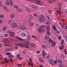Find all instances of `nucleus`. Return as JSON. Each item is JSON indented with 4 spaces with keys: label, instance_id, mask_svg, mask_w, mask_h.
Returning a JSON list of instances; mask_svg holds the SVG:
<instances>
[{
    "label": "nucleus",
    "instance_id": "29",
    "mask_svg": "<svg viewBox=\"0 0 67 67\" xmlns=\"http://www.w3.org/2000/svg\"><path fill=\"white\" fill-rule=\"evenodd\" d=\"M55 33L57 34H59V31H58V30H57V29L56 30H55Z\"/></svg>",
    "mask_w": 67,
    "mask_h": 67
},
{
    "label": "nucleus",
    "instance_id": "55",
    "mask_svg": "<svg viewBox=\"0 0 67 67\" xmlns=\"http://www.w3.org/2000/svg\"><path fill=\"white\" fill-rule=\"evenodd\" d=\"M57 61L56 60H55L54 62V64H57Z\"/></svg>",
    "mask_w": 67,
    "mask_h": 67
},
{
    "label": "nucleus",
    "instance_id": "45",
    "mask_svg": "<svg viewBox=\"0 0 67 67\" xmlns=\"http://www.w3.org/2000/svg\"><path fill=\"white\" fill-rule=\"evenodd\" d=\"M6 54L7 55H9L11 54V53L9 52H8V53H6Z\"/></svg>",
    "mask_w": 67,
    "mask_h": 67
},
{
    "label": "nucleus",
    "instance_id": "19",
    "mask_svg": "<svg viewBox=\"0 0 67 67\" xmlns=\"http://www.w3.org/2000/svg\"><path fill=\"white\" fill-rule=\"evenodd\" d=\"M6 4L7 5H9L10 4V2L8 0L6 1Z\"/></svg>",
    "mask_w": 67,
    "mask_h": 67
},
{
    "label": "nucleus",
    "instance_id": "57",
    "mask_svg": "<svg viewBox=\"0 0 67 67\" xmlns=\"http://www.w3.org/2000/svg\"><path fill=\"white\" fill-rule=\"evenodd\" d=\"M3 8V9H4V10H6V9H7V7H4Z\"/></svg>",
    "mask_w": 67,
    "mask_h": 67
},
{
    "label": "nucleus",
    "instance_id": "30",
    "mask_svg": "<svg viewBox=\"0 0 67 67\" xmlns=\"http://www.w3.org/2000/svg\"><path fill=\"white\" fill-rule=\"evenodd\" d=\"M47 34L48 35H51V33H50V32H49V31H48L47 32Z\"/></svg>",
    "mask_w": 67,
    "mask_h": 67
},
{
    "label": "nucleus",
    "instance_id": "32",
    "mask_svg": "<svg viewBox=\"0 0 67 67\" xmlns=\"http://www.w3.org/2000/svg\"><path fill=\"white\" fill-rule=\"evenodd\" d=\"M8 57L10 58H13V55H9L8 56Z\"/></svg>",
    "mask_w": 67,
    "mask_h": 67
},
{
    "label": "nucleus",
    "instance_id": "7",
    "mask_svg": "<svg viewBox=\"0 0 67 67\" xmlns=\"http://www.w3.org/2000/svg\"><path fill=\"white\" fill-rule=\"evenodd\" d=\"M10 36H11L12 37L14 36L15 35V33L13 32H10Z\"/></svg>",
    "mask_w": 67,
    "mask_h": 67
},
{
    "label": "nucleus",
    "instance_id": "3",
    "mask_svg": "<svg viewBox=\"0 0 67 67\" xmlns=\"http://www.w3.org/2000/svg\"><path fill=\"white\" fill-rule=\"evenodd\" d=\"M35 2V3L37 4H38V5H44V3H41V1H38V0H35L34 2Z\"/></svg>",
    "mask_w": 67,
    "mask_h": 67
},
{
    "label": "nucleus",
    "instance_id": "10",
    "mask_svg": "<svg viewBox=\"0 0 67 67\" xmlns=\"http://www.w3.org/2000/svg\"><path fill=\"white\" fill-rule=\"evenodd\" d=\"M26 11L28 12H30V13L32 12V10L31 9L29 8H27L26 9Z\"/></svg>",
    "mask_w": 67,
    "mask_h": 67
},
{
    "label": "nucleus",
    "instance_id": "51",
    "mask_svg": "<svg viewBox=\"0 0 67 67\" xmlns=\"http://www.w3.org/2000/svg\"><path fill=\"white\" fill-rule=\"evenodd\" d=\"M32 38H36V37H35V36L34 35H33L32 36Z\"/></svg>",
    "mask_w": 67,
    "mask_h": 67
},
{
    "label": "nucleus",
    "instance_id": "24",
    "mask_svg": "<svg viewBox=\"0 0 67 67\" xmlns=\"http://www.w3.org/2000/svg\"><path fill=\"white\" fill-rule=\"evenodd\" d=\"M4 17V15L2 14L0 15V18H3Z\"/></svg>",
    "mask_w": 67,
    "mask_h": 67
},
{
    "label": "nucleus",
    "instance_id": "61",
    "mask_svg": "<svg viewBox=\"0 0 67 67\" xmlns=\"http://www.w3.org/2000/svg\"><path fill=\"white\" fill-rule=\"evenodd\" d=\"M30 60V62H31V63H32V59H31V58H30V59H29Z\"/></svg>",
    "mask_w": 67,
    "mask_h": 67
},
{
    "label": "nucleus",
    "instance_id": "11",
    "mask_svg": "<svg viewBox=\"0 0 67 67\" xmlns=\"http://www.w3.org/2000/svg\"><path fill=\"white\" fill-rule=\"evenodd\" d=\"M10 16L11 19H13L15 16V15L14 14H12L10 15Z\"/></svg>",
    "mask_w": 67,
    "mask_h": 67
},
{
    "label": "nucleus",
    "instance_id": "2",
    "mask_svg": "<svg viewBox=\"0 0 67 67\" xmlns=\"http://www.w3.org/2000/svg\"><path fill=\"white\" fill-rule=\"evenodd\" d=\"M39 19L40 20V21L42 22H44L45 20L44 16L42 15H40L39 17Z\"/></svg>",
    "mask_w": 67,
    "mask_h": 67
},
{
    "label": "nucleus",
    "instance_id": "54",
    "mask_svg": "<svg viewBox=\"0 0 67 67\" xmlns=\"http://www.w3.org/2000/svg\"><path fill=\"white\" fill-rule=\"evenodd\" d=\"M28 1H32V2H34L35 0H28Z\"/></svg>",
    "mask_w": 67,
    "mask_h": 67
},
{
    "label": "nucleus",
    "instance_id": "52",
    "mask_svg": "<svg viewBox=\"0 0 67 67\" xmlns=\"http://www.w3.org/2000/svg\"><path fill=\"white\" fill-rule=\"evenodd\" d=\"M53 41H52V39H50L49 40V42H51V43Z\"/></svg>",
    "mask_w": 67,
    "mask_h": 67
},
{
    "label": "nucleus",
    "instance_id": "58",
    "mask_svg": "<svg viewBox=\"0 0 67 67\" xmlns=\"http://www.w3.org/2000/svg\"><path fill=\"white\" fill-rule=\"evenodd\" d=\"M31 67H33V63L31 62Z\"/></svg>",
    "mask_w": 67,
    "mask_h": 67
},
{
    "label": "nucleus",
    "instance_id": "44",
    "mask_svg": "<svg viewBox=\"0 0 67 67\" xmlns=\"http://www.w3.org/2000/svg\"><path fill=\"white\" fill-rule=\"evenodd\" d=\"M26 52V50H23V52L24 54H25Z\"/></svg>",
    "mask_w": 67,
    "mask_h": 67
},
{
    "label": "nucleus",
    "instance_id": "43",
    "mask_svg": "<svg viewBox=\"0 0 67 67\" xmlns=\"http://www.w3.org/2000/svg\"><path fill=\"white\" fill-rule=\"evenodd\" d=\"M49 3H53V2L52 1L50 0L49 1Z\"/></svg>",
    "mask_w": 67,
    "mask_h": 67
},
{
    "label": "nucleus",
    "instance_id": "34",
    "mask_svg": "<svg viewBox=\"0 0 67 67\" xmlns=\"http://www.w3.org/2000/svg\"><path fill=\"white\" fill-rule=\"evenodd\" d=\"M33 25H34V23H31L30 24V26H32Z\"/></svg>",
    "mask_w": 67,
    "mask_h": 67
},
{
    "label": "nucleus",
    "instance_id": "62",
    "mask_svg": "<svg viewBox=\"0 0 67 67\" xmlns=\"http://www.w3.org/2000/svg\"><path fill=\"white\" fill-rule=\"evenodd\" d=\"M60 67H64V65L63 64L60 65Z\"/></svg>",
    "mask_w": 67,
    "mask_h": 67
},
{
    "label": "nucleus",
    "instance_id": "36",
    "mask_svg": "<svg viewBox=\"0 0 67 67\" xmlns=\"http://www.w3.org/2000/svg\"><path fill=\"white\" fill-rule=\"evenodd\" d=\"M47 27V29L48 30V31H49L50 30V28H49V26H48Z\"/></svg>",
    "mask_w": 67,
    "mask_h": 67
},
{
    "label": "nucleus",
    "instance_id": "38",
    "mask_svg": "<svg viewBox=\"0 0 67 67\" xmlns=\"http://www.w3.org/2000/svg\"><path fill=\"white\" fill-rule=\"evenodd\" d=\"M45 51H44L43 50V54H42V55L43 56H44V55H45Z\"/></svg>",
    "mask_w": 67,
    "mask_h": 67
},
{
    "label": "nucleus",
    "instance_id": "50",
    "mask_svg": "<svg viewBox=\"0 0 67 67\" xmlns=\"http://www.w3.org/2000/svg\"><path fill=\"white\" fill-rule=\"evenodd\" d=\"M36 53L37 54H39V53H40V51H38L36 52Z\"/></svg>",
    "mask_w": 67,
    "mask_h": 67
},
{
    "label": "nucleus",
    "instance_id": "64",
    "mask_svg": "<svg viewBox=\"0 0 67 67\" xmlns=\"http://www.w3.org/2000/svg\"><path fill=\"white\" fill-rule=\"evenodd\" d=\"M11 46L10 44H7V46Z\"/></svg>",
    "mask_w": 67,
    "mask_h": 67
},
{
    "label": "nucleus",
    "instance_id": "48",
    "mask_svg": "<svg viewBox=\"0 0 67 67\" xmlns=\"http://www.w3.org/2000/svg\"><path fill=\"white\" fill-rule=\"evenodd\" d=\"M31 20H32V19L30 18L28 20V22H31Z\"/></svg>",
    "mask_w": 67,
    "mask_h": 67
},
{
    "label": "nucleus",
    "instance_id": "56",
    "mask_svg": "<svg viewBox=\"0 0 67 67\" xmlns=\"http://www.w3.org/2000/svg\"><path fill=\"white\" fill-rule=\"evenodd\" d=\"M15 49H18V47H17V46H16V47L15 48Z\"/></svg>",
    "mask_w": 67,
    "mask_h": 67
},
{
    "label": "nucleus",
    "instance_id": "6",
    "mask_svg": "<svg viewBox=\"0 0 67 67\" xmlns=\"http://www.w3.org/2000/svg\"><path fill=\"white\" fill-rule=\"evenodd\" d=\"M12 25L13 28H15V27H16L17 26L16 24L15 23H13L12 24Z\"/></svg>",
    "mask_w": 67,
    "mask_h": 67
},
{
    "label": "nucleus",
    "instance_id": "46",
    "mask_svg": "<svg viewBox=\"0 0 67 67\" xmlns=\"http://www.w3.org/2000/svg\"><path fill=\"white\" fill-rule=\"evenodd\" d=\"M60 25L61 26H62V27H64V26L62 24V23H60Z\"/></svg>",
    "mask_w": 67,
    "mask_h": 67
},
{
    "label": "nucleus",
    "instance_id": "15",
    "mask_svg": "<svg viewBox=\"0 0 67 67\" xmlns=\"http://www.w3.org/2000/svg\"><path fill=\"white\" fill-rule=\"evenodd\" d=\"M8 40L7 39H4L2 40V42H4L5 43H6L7 41Z\"/></svg>",
    "mask_w": 67,
    "mask_h": 67
},
{
    "label": "nucleus",
    "instance_id": "40",
    "mask_svg": "<svg viewBox=\"0 0 67 67\" xmlns=\"http://www.w3.org/2000/svg\"><path fill=\"white\" fill-rule=\"evenodd\" d=\"M53 29L54 30H56V26H55V25H53Z\"/></svg>",
    "mask_w": 67,
    "mask_h": 67
},
{
    "label": "nucleus",
    "instance_id": "8",
    "mask_svg": "<svg viewBox=\"0 0 67 67\" xmlns=\"http://www.w3.org/2000/svg\"><path fill=\"white\" fill-rule=\"evenodd\" d=\"M20 29L21 30H27L25 26H22L21 27H20Z\"/></svg>",
    "mask_w": 67,
    "mask_h": 67
},
{
    "label": "nucleus",
    "instance_id": "13",
    "mask_svg": "<svg viewBox=\"0 0 67 67\" xmlns=\"http://www.w3.org/2000/svg\"><path fill=\"white\" fill-rule=\"evenodd\" d=\"M38 59L39 61L41 62V63H43L44 62L43 61V60L42 59V58L41 57H39L38 58Z\"/></svg>",
    "mask_w": 67,
    "mask_h": 67
},
{
    "label": "nucleus",
    "instance_id": "12",
    "mask_svg": "<svg viewBox=\"0 0 67 67\" xmlns=\"http://www.w3.org/2000/svg\"><path fill=\"white\" fill-rule=\"evenodd\" d=\"M52 46H55L56 45L55 41H52L51 43Z\"/></svg>",
    "mask_w": 67,
    "mask_h": 67
},
{
    "label": "nucleus",
    "instance_id": "26",
    "mask_svg": "<svg viewBox=\"0 0 67 67\" xmlns=\"http://www.w3.org/2000/svg\"><path fill=\"white\" fill-rule=\"evenodd\" d=\"M57 12L58 14H60L61 13V10H57Z\"/></svg>",
    "mask_w": 67,
    "mask_h": 67
},
{
    "label": "nucleus",
    "instance_id": "14",
    "mask_svg": "<svg viewBox=\"0 0 67 67\" xmlns=\"http://www.w3.org/2000/svg\"><path fill=\"white\" fill-rule=\"evenodd\" d=\"M7 29V27L6 26H3L2 30L3 31H6Z\"/></svg>",
    "mask_w": 67,
    "mask_h": 67
},
{
    "label": "nucleus",
    "instance_id": "41",
    "mask_svg": "<svg viewBox=\"0 0 67 67\" xmlns=\"http://www.w3.org/2000/svg\"><path fill=\"white\" fill-rule=\"evenodd\" d=\"M19 59H20V60H22V59H23V58L21 57H19Z\"/></svg>",
    "mask_w": 67,
    "mask_h": 67
},
{
    "label": "nucleus",
    "instance_id": "23",
    "mask_svg": "<svg viewBox=\"0 0 67 67\" xmlns=\"http://www.w3.org/2000/svg\"><path fill=\"white\" fill-rule=\"evenodd\" d=\"M14 8H15V9H18V7L16 5H14Z\"/></svg>",
    "mask_w": 67,
    "mask_h": 67
},
{
    "label": "nucleus",
    "instance_id": "49",
    "mask_svg": "<svg viewBox=\"0 0 67 67\" xmlns=\"http://www.w3.org/2000/svg\"><path fill=\"white\" fill-rule=\"evenodd\" d=\"M2 20L0 19V24H2Z\"/></svg>",
    "mask_w": 67,
    "mask_h": 67
},
{
    "label": "nucleus",
    "instance_id": "22",
    "mask_svg": "<svg viewBox=\"0 0 67 67\" xmlns=\"http://www.w3.org/2000/svg\"><path fill=\"white\" fill-rule=\"evenodd\" d=\"M48 13L49 14H52V11L51 10H48Z\"/></svg>",
    "mask_w": 67,
    "mask_h": 67
},
{
    "label": "nucleus",
    "instance_id": "63",
    "mask_svg": "<svg viewBox=\"0 0 67 67\" xmlns=\"http://www.w3.org/2000/svg\"><path fill=\"white\" fill-rule=\"evenodd\" d=\"M9 51H10V49H7L5 51L6 52H9Z\"/></svg>",
    "mask_w": 67,
    "mask_h": 67
},
{
    "label": "nucleus",
    "instance_id": "5",
    "mask_svg": "<svg viewBox=\"0 0 67 67\" xmlns=\"http://www.w3.org/2000/svg\"><path fill=\"white\" fill-rule=\"evenodd\" d=\"M49 63L51 65H53L54 64V62H53V60L52 59H51L49 61Z\"/></svg>",
    "mask_w": 67,
    "mask_h": 67
},
{
    "label": "nucleus",
    "instance_id": "59",
    "mask_svg": "<svg viewBox=\"0 0 67 67\" xmlns=\"http://www.w3.org/2000/svg\"><path fill=\"white\" fill-rule=\"evenodd\" d=\"M5 11H6V12H9V9L7 8L6 9V10H5Z\"/></svg>",
    "mask_w": 67,
    "mask_h": 67
},
{
    "label": "nucleus",
    "instance_id": "33",
    "mask_svg": "<svg viewBox=\"0 0 67 67\" xmlns=\"http://www.w3.org/2000/svg\"><path fill=\"white\" fill-rule=\"evenodd\" d=\"M61 43H62V44H61L62 45H63L64 43V40H63L62 41Z\"/></svg>",
    "mask_w": 67,
    "mask_h": 67
},
{
    "label": "nucleus",
    "instance_id": "53",
    "mask_svg": "<svg viewBox=\"0 0 67 67\" xmlns=\"http://www.w3.org/2000/svg\"><path fill=\"white\" fill-rule=\"evenodd\" d=\"M62 38V37L60 36L58 37V39L59 40H61V38Z\"/></svg>",
    "mask_w": 67,
    "mask_h": 67
},
{
    "label": "nucleus",
    "instance_id": "1",
    "mask_svg": "<svg viewBox=\"0 0 67 67\" xmlns=\"http://www.w3.org/2000/svg\"><path fill=\"white\" fill-rule=\"evenodd\" d=\"M44 28H47V27L45 26H41L37 29V30L39 32L42 33V32L43 33L44 31Z\"/></svg>",
    "mask_w": 67,
    "mask_h": 67
},
{
    "label": "nucleus",
    "instance_id": "39",
    "mask_svg": "<svg viewBox=\"0 0 67 67\" xmlns=\"http://www.w3.org/2000/svg\"><path fill=\"white\" fill-rule=\"evenodd\" d=\"M16 65L19 67H22V65L20 64H17Z\"/></svg>",
    "mask_w": 67,
    "mask_h": 67
},
{
    "label": "nucleus",
    "instance_id": "28",
    "mask_svg": "<svg viewBox=\"0 0 67 67\" xmlns=\"http://www.w3.org/2000/svg\"><path fill=\"white\" fill-rule=\"evenodd\" d=\"M17 11L19 12H21L22 10L20 9H18L17 10Z\"/></svg>",
    "mask_w": 67,
    "mask_h": 67
},
{
    "label": "nucleus",
    "instance_id": "16",
    "mask_svg": "<svg viewBox=\"0 0 67 67\" xmlns=\"http://www.w3.org/2000/svg\"><path fill=\"white\" fill-rule=\"evenodd\" d=\"M44 38L46 40H48V39H49V35H46V36L44 37Z\"/></svg>",
    "mask_w": 67,
    "mask_h": 67
},
{
    "label": "nucleus",
    "instance_id": "17",
    "mask_svg": "<svg viewBox=\"0 0 67 67\" xmlns=\"http://www.w3.org/2000/svg\"><path fill=\"white\" fill-rule=\"evenodd\" d=\"M20 44H19V46H21V47H25V43L24 44H23V43H20Z\"/></svg>",
    "mask_w": 67,
    "mask_h": 67
},
{
    "label": "nucleus",
    "instance_id": "42",
    "mask_svg": "<svg viewBox=\"0 0 67 67\" xmlns=\"http://www.w3.org/2000/svg\"><path fill=\"white\" fill-rule=\"evenodd\" d=\"M4 37H8V35L7 34H5L4 35Z\"/></svg>",
    "mask_w": 67,
    "mask_h": 67
},
{
    "label": "nucleus",
    "instance_id": "47",
    "mask_svg": "<svg viewBox=\"0 0 67 67\" xmlns=\"http://www.w3.org/2000/svg\"><path fill=\"white\" fill-rule=\"evenodd\" d=\"M50 57V56H49V55H48L47 57V59H49V58Z\"/></svg>",
    "mask_w": 67,
    "mask_h": 67
},
{
    "label": "nucleus",
    "instance_id": "37",
    "mask_svg": "<svg viewBox=\"0 0 67 67\" xmlns=\"http://www.w3.org/2000/svg\"><path fill=\"white\" fill-rule=\"evenodd\" d=\"M17 38L18 39V40H19V41H22V38H20L17 37Z\"/></svg>",
    "mask_w": 67,
    "mask_h": 67
},
{
    "label": "nucleus",
    "instance_id": "9",
    "mask_svg": "<svg viewBox=\"0 0 67 67\" xmlns=\"http://www.w3.org/2000/svg\"><path fill=\"white\" fill-rule=\"evenodd\" d=\"M9 62V60H7L6 61H5L4 62H3L1 63L2 64V65H3V64H5L6 63H8Z\"/></svg>",
    "mask_w": 67,
    "mask_h": 67
},
{
    "label": "nucleus",
    "instance_id": "25",
    "mask_svg": "<svg viewBox=\"0 0 67 67\" xmlns=\"http://www.w3.org/2000/svg\"><path fill=\"white\" fill-rule=\"evenodd\" d=\"M27 39L28 40H31V36L29 35H28L27 36Z\"/></svg>",
    "mask_w": 67,
    "mask_h": 67
},
{
    "label": "nucleus",
    "instance_id": "31",
    "mask_svg": "<svg viewBox=\"0 0 67 67\" xmlns=\"http://www.w3.org/2000/svg\"><path fill=\"white\" fill-rule=\"evenodd\" d=\"M20 57V55L19 54H18L17 55V58L18 59Z\"/></svg>",
    "mask_w": 67,
    "mask_h": 67
},
{
    "label": "nucleus",
    "instance_id": "4",
    "mask_svg": "<svg viewBox=\"0 0 67 67\" xmlns=\"http://www.w3.org/2000/svg\"><path fill=\"white\" fill-rule=\"evenodd\" d=\"M30 43L29 42H27L25 43V47L26 48H29L30 47L27 46L29 45V44Z\"/></svg>",
    "mask_w": 67,
    "mask_h": 67
},
{
    "label": "nucleus",
    "instance_id": "27",
    "mask_svg": "<svg viewBox=\"0 0 67 67\" xmlns=\"http://www.w3.org/2000/svg\"><path fill=\"white\" fill-rule=\"evenodd\" d=\"M21 35L23 36H24V37H25V36H26V34L25 33H23Z\"/></svg>",
    "mask_w": 67,
    "mask_h": 67
},
{
    "label": "nucleus",
    "instance_id": "60",
    "mask_svg": "<svg viewBox=\"0 0 67 67\" xmlns=\"http://www.w3.org/2000/svg\"><path fill=\"white\" fill-rule=\"evenodd\" d=\"M10 62H12V63L13 62V60H12V59H10Z\"/></svg>",
    "mask_w": 67,
    "mask_h": 67
},
{
    "label": "nucleus",
    "instance_id": "35",
    "mask_svg": "<svg viewBox=\"0 0 67 67\" xmlns=\"http://www.w3.org/2000/svg\"><path fill=\"white\" fill-rule=\"evenodd\" d=\"M42 47L43 48H44V49L46 48V46H45L44 45H42Z\"/></svg>",
    "mask_w": 67,
    "mask_h": 67
},
{
    "label": "nucleus",
    "instance_id": "21",
    "mask_svg": "<svg viewBox=\"0 0 67 67\" xmlns=\"http://www.w3.org/2000/svg\"><path fill=\"white\" fill-rule=\"evenodd\" d=\"M64 48V46L63 45H62V46H60V49H63Z\"/></svg>",
    "mask_w": 67,
    "mask_h": 67
},
{
    "label": "nucleus",
    "instance_id": "20",
    "mask_svg": "<svg viewBox=\"0 0 67 67\" xmlns=\"http://www.w3.org/2000/svg\"><path fill=\"white\" fill-rule=\"evenodd\" d=\"M10 5H11V6H13V2L12 1V0H10Z\"/></svg>",
    "mask_w": 67,
    "mask_h": 67
},
{
    "label": "nucleus",
    "instance_id": "18",
    "mask_svg": "<svg viewBox=\"0 0 67 67\" xmlns=\"http://www.w3.org/2000/svg\"><path fill=\"white\" fill-rule=\"evenodd\" d=\"M57 62L58 63H59V64H60L61 63H63V62H62V60H61L60 59H59L58 60Z\"/></svg>",
    "mask_w": 67,
    "mask_h": 67
}]
</instances>
